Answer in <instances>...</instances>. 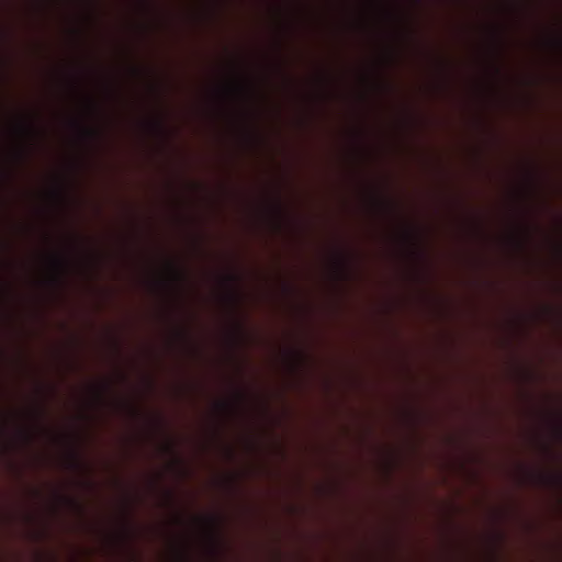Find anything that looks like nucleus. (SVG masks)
Instances as JSON below:
<instances>
[{
    "label": "nucleus",
    "mask_w": 562,
    "mask_h": 562,
    "mask_svg": "<svg viewBox=\"0 0 562 562\" xmlns=\"http://www.w3.org/2000/svg\"><path fill=\"white\" fill-rule=\"evenodd\" d=\"M83 136L90 140H94L100 136V132L97 128L80 125Z\"/></svg>",
    "instance_id": "obj_4"
},
{
    "label": "nucleus",
    "mask_w": 562,
    "mask_h": 562,
    "mask_svg": "<svg viewBox=\"0 0 562 562\" xmlns=\"http://www.w3.org/2000/svg\"><path fill=\"white\" fill-rule=\"evenodd\" d=\"M106 387H108V385H102V387L97 389V391H95V392H97V396H98V398H100V397H101L102 392H103Z\"/></svg>",
    "instance_id": "obj_10"
},
{
    "label": "nucleus",
    "mask_w": 562,
    "mask_h": 562,
    "mask_svg": "<svg viewBox=\"0 0 562 562\" xmlns=\"http://www.w3.org/2000/svg\"><path fill=\"white\" fill-rule=\"evenodd\" d=\"M209 522H210L212 526H214V525H215V518H213V517H212V518H210V519H209Z\"/></svg>",
    "instance_id": "obj_14"
},
{
    "label": "nucleus",
    "mask_w": 562,
    "mask_h": 562,
    "mask_svg": "<svg viewBox=\"0 0 562 562\" xmlns=\"http://www.w3.org/2000/svg\"><path fill=\"white\" fill-rule=\"evenodd\" d=\"M71 465L72 467H78L79 462H78V458L77 456L74 453L72 457H71Z\"/></svg>",
    "instance_id": "obj_11"
},
{
    "label": "nucleus",
    "mask_w": 562,
    "mask_h": 562,
    "mask_svg": "<svg viewBox=\"0 0 562 562\" xmlns=\"http://www.w3.org/2000/svg\"><path fill=\"white\" fill-rule=\"evenodd\" d=\"M237 282V276L234 273H229L225 277V283L228 286V300L232 304L237 302V293L234 289V284Z\"/></svg>",
    "instance_id": "obj_1"
},
{
    "label": "nucleus",
    "mask_w": 562,
    "mask_h": 562,
    "mask_svg": "<svg viewBox=\"0 0 562 562\" xmlns=\"http://www.w3.org/2000/svg\"><path fill=\"white\" fill-rule=\"evenodd\" d=\"M23 436H24L25 439H27V440L30 439V434L29 432L23 431Z\"/></svg>",
    "instance_id": "obj_13"
},
{
    "label": "nucleus",
    "mask_w": 562,
    "mask_h": 562,
    "mask_svg": "<svg viewBox=\"0 0 562 562\" xmlns=\"http://www.w3.org/2000/svg\"><path fill=\"white\" fill-rule=\"evenodd\" d=\"M220 407H221V409H223V411H229V409H232V405H231L229 403H227V402H222V403H220Z\"/></svg>",
    "instance_id": "obj_8"
},
{
    "label": "nucleus",
    "mask_w": 562,
    "mask_h": 562,
    "mask_svg": "<svg viewBox=\"0 0 562 562\" xmlns=\"http://www.w3.org/2000/svg\"><path fill=\"white\" fill-rule=\"evenodd\" d=\"M53 263H54L58 274L64 272L65 267H66V261L64 258H61L59 256H54Z\"/></svg>",
    "instance_id": "obj_6"
},
{
    "label": "nucleus",
    "mask_w": 562,
    "mask_h": 562,
    "mask_svg": "<svg viewBox=\"0 0 562 562\" xmlns=\"http://www.w3.org/2000/svg\"><path fill=\"white\" fill-rule=\"evenodd\" d=\"M4 290V284L3 282L0 280V292H2Z\"/></svg>",
    "instance_id": "obj_15"
},
{
    "label": "nucleus",
    "mask_w": 562,
    "mask_h": 562,
    "mask_svg": "<svg viewBox=\"0 0 562 562\" xmlns=\"http://www.w3.org/2000/svg\"><path fill=\"white\" fill-rule=\"evenodd\" d=\"M336 268L339 274H344L346 270V260L342 257H339L336 261Z\"/></svg>",
    "instance_id": "obj_7"
},
{
    "label": "nucleus",
    "mask_w": 562,
    "mask_h": 562,
    "mask_svg": "<svg viewBox=\"0 0 562 562\" xmlns=\"http://www.w3.org/2000/svg\"><path fill=\"white\" fill-rule=\"evenodd\" d=\"M67 502H69L71 505H77L72 498H67Z\"/></svg>",
    "instance_id": "obj_16"
},
{
    "label": "nucleus",
    "mask_w": 562,
    "mask_h": 562,
    "mask_svg": "<svg viewBox=\"0 0 562 562\" xmlns=\"http://www.w3.org/2000/svg\"><path fill=\"white\" fill-rule=\"evenodd\" d=\"M151 128H154L159 135L165 136L166 126L161 117H156L149 122Z\"/></svg>",
    "instance_id": "obj_3"
},
{
    "label": "nucleus",
    "mask_w": 562,
    "mask_h": 562,
    "mask_svg": "<svg viewBox=\"0 0 562 562\" xmlns=\"http://www.w3.org/2000/svg\"><path fill=\"white\" fill-rule=\"evenodd\" d=\"M90 108H91L92 110H94V109H95L94 104H92L91 102H90Z\"/></svg>",
    "instance_id": "obj_17"
},
{
    "label": "nucleus",
    "mask_w": 562,
    "mask_h": 562,
    "mask_svg": "<svg viewBox=\"0 0 562 562\" xmlns=\"http://www.w3.org/2000/svg\"><path fill=\"white\" fill-rule=\"evenodd\" d=\"M274 212H276V214H277L278 216H281V214H282V209H281V205H280L279 203H278V204H276V206H274Z\"/></svg>",
    "instance_id": "obj_9"
},
{
    "label": "nucleus",
    "mask_w": 562,
    "mask_h": 562,
    "mask_svg": "<svg viewBox=\"0 0 562 562\" xmlns=\"http://www.w3.org/2000/svg\"><path fill=\"white\" fill-rule=\"evenodd\" d=\"M168 268L171 272V281L172 283H178L182 280V273L179 271V269L173 263H168Z\"/></svg>",
    "instance_id": "obj_5"
},
{
    "label": "nucleus",
    "mask_w": 562,
    "mask_h": 562,
    "mask_svg": "<svg viewBox=\"0 0 562 562\" xmlns=\"http://www.w3.org/2000/svg\"><path fill=\"white\" fill-rule=\"evenodd\" d=\"M3 37H0L2 40ZM30 40H35L36 37H29ZM68 40H83V37H67Z\"/></svg>",
    "instance_id": "obj_12"
},
{
    "label": "nucleus",
    "mask_w": 562,
    "mask_h": 562,
    "mask_svg": "<svg viewBox=\"0 0 562 562\" xmlns=\"http://www.w3.org/2000/svg\"><path fill=\"white\" fill-rule=\"evenodd\" d=\"M19 131L26 136H35L37 134V130L33 122L26 120H22L19 123Z\"/></svg>",
    "instance_id": "obj_2"
},
{
    "label": "nucleus",
    "mask_w": 562,
    "mask_h": 562,
    "mask_svg": "<svg viewBox=\"0 0 562 562\" xmlns=\"http://www.w3.org/2000/svg\"><path fill=\"white\" fill-rule=\"evenodd\" d=\"M560 480H562V474L559 476Z\"/></svg>",
    "instance_id": "obj_18"
}]
</instances>
